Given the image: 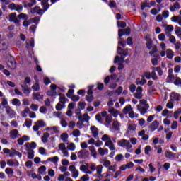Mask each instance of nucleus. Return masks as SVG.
<instances>
[{"mask_svg": "<svg viewBox=\"0 0 181 181\" xmlns=\"http://www.w3.org/2000/svg\"><path fill=\"white\" fill-rule=\"evenodd\" d=\"M30 137H29V136L23 135L21 138H19L17 140V142L18 145H23L25 142H26L27 141H30Z\"/></svg>", "mask_w": 181, "mask_h": 181, "instance_id": "nucleus-14", "label": "nucleus"}, {"mask_svg": "<svg viewBox=\"0 0 181 181\" xmlns=\"http://www.w3.org/2000/svg\"><path fill=\"white\" fill-rule=\"evenodd\" d=\"M112 129L115 131H119L121 129V124L118 121H114L112 123Z\"/></svg>", "mask_w": 181, "mask_h": 181, "instance_id": "nucleus-29", "label": "nucleus"}, {"mask_svg": "<svg viewBox=\"0 0 181 181\" xmlns=\"http://www.w3.org/2000/svg\"><path fill=\"white\" fill-rule=\"evenodd\" d=\"M5 173L11 177L13 175V169L12 168H7L5 170Z\"/></svg>", "mask_w": 181, "mask_h": 181, "instance_id": "nucleus-40", "label": "nucleus"}, {"mask_svg": "<svg viewBox=\"0 0 181 181\" xmlns=\"http://www.w3.org/2000/svg\"><path fill=\"white\" fill-rule=\"evenodd\" d=\"M9 22H13L16 25H19L21 23V20L18 19L16 16V13H11L8 16Z\"/></svg>", "mask_w": 181, "mask_h": 181, "instance_id": "nucleus-7", "label": "nucleus"}, {"mask_svg": "<svg viewBox=\"0 0 181 181\" xmlns=\"http://www.w3.org/2000/svg\"><path fill=\"white\" fill-rule=\"evenodd\" d=\"M90 170L92 172H95L96 170V173L95 174V177H97L98 179L101 180L102 177H103V165H99L97 167H95V165L91 164L90 167Z\"/></svg>", "mask_w": 181, "mask_h": 181, "instance_id": "nucleus-2", "label": "nucleus"}, {"mask_svg": "<svg viewBox=\"0 0 181 181\" xmlns=\"http://www.w3.org/2000/svg\"><path fill=\"white\" fill-rule=\"evenodd\" d=\"M124 158V155L122 154H117L116 157L115 158L116 162H121L122 160V158Z\"/></svg>", "mask_w": 181, "mask_h": 181, "instance_id": "nucleus-59", "label": "nucleus"}, {"mask_svg": "<svg viewBox=\"0 0 181 181\" xmlns=\"http://www.w3.org/2000/svg\"><path fill=\"white\" fill-rule=\"evenodd\" d=\"M50 129H52V131H54V134H57L59 132V127H57L56 126L47 128V131H50Z\"/></svg>", "mask_w": 181, "mask_h": 181, "instance_id": "nucleus-57", "label": "nucleus"}, {"mask_svg": "<svg viewBox=\"0 0 181 181\" xmlns=\"http://www.w3.org/2000/svg\"><path fill=\"white\" fill-rule=\"evenodd\" d=\"M117 26L118 28L124 29V28H127V23H125V21H117Z\"/></svg>", "mask_w": 181, "mask_h": 181, "instance_id": "nucleus-48", "label": "nucleus"}, {"mask_svg": "<svg viewBox=\"0 0 181 181\" xmlns=\"http://www.w3.org/2000/svg\"><path fill=\"white\" fill-rule=\"evenodd\" d=\"M109 6L110 8H117V2L115 1H109Z\"/></svg>", "mask_w": 181, "mask_h": 181, "instance_id": "nucleus-60", "label": "nucleus"}, {"mask_svg": "<svg viewBox=\"0 0 181 181\" xmlns=\"http://www.w3.org/2000/svg\"><path fill=\"white\" fill-rule=\"evenodd\" d=\"M135 98H137V100H141L142 98V97H144V95H142V93L141 92H136L134 94Z\"/></svg>", "mask_w": 181, "mask_h": 181, "instance_id": "nucleus-56", "label": "nucleus"}, {"mask_svg": "<svg viewBox=\"0 0 181 181\" xmlns=\"http://www.w3.org/2000/svg\"><path fill=\"white\" fill-rule=\"evenodd\" d=\"M30 12L33 15L37 13V15H40V16H42L45 11V10L40 8V6H35L34 8L30 9Z\"/></svg>", "mask_w": 181, "mask_h": 181, "instance_id": "nucleus-6", "label": "nucleus"}, {"mask_svg": "<svg viewBox=\"0 0 181 181\" xmlns=\"http://www.w3.org/2000/svg\"><path fill=\"white\" fill-rule=\"evenodd\" d=\"M31 3H26V1L23 2L24 8H32V6L36 5V0H30Z\"/></svg>", "mask_w": 181, "mask_h": 181, "instance_id": "nucleus-30", "label": "nucleus"}, {"mask_svg": "<svg viewBox=\"0 0 181 181\" xmlns=\"http://www.w3.org/2000/svg\"><path fill=\"white\" fill-rule=\"evenodd\" d=\"M146 46L147 47V49L148 50H153V47L154 46H156V45H153V42H152V40L151 41H148L146 43Z\"/></svg>", "mask_w": 181, "mask_h": 181, "instance_id": "nucleus-41", "label": "nucleus"}, {"mask_svg": "<svg viewBox=\"0 0 181 181\" xmlns=\"http://www.w3.org/2000/svg\"><path fill=\"white\" fill-rule=\"evenodd\" d=\"M33 100L37 101H42L43 100V95L40 94V92L33 93Z\"/></svg>", "mask_w": 181, "mask_h": 181, "instance_id": "nucleus-21", "label": "nucleus"}, {"mask_svg": "<svg viewBox=\"0 0 181 181\" xmlns=\"http://www.w3.org/2000/svg\"><path fill=\"white\" fill-rule=\"evenodd\" d=\"M132 110L131 105H127L122 110L123 114H128Z\"/></svg>", "mask_w": 181, "mask_h": 181, "instance_id": "nucleus-43", "label": "nucleus"}, {"mask_svg": "<svg viewBox=\"0 0 181 181\" xmlns=\"http://www.w3.org/2000/svg\"><path fill=\"white\" fill-rule=\"evenodd\" d=\"M95 119H96V121L100 122V124H103V122H104V120L103 119V117H101V115H100V114H97L95 115Z\"/></svg>", "mask_w": 181, "mask_h": 181, "instance_id": "nucleus-55", "label": "nucleus"}, {"mask_svg": "<svg viewBox=\"0 0 181 181\" xmlns=\"http://www.w3.org/2000/svg\"><path fill=\"white\" fill-rule=\"evenodd\" d=\"M72 135L73 136H74L75 138H78V136H80L81 135V133L80 132V130L78 129H74L72 132Z\"/></svg>", "mask_w": 181, "mask_h": 181, "instance_id": "nucleus-45", "label": "nucleus"}, {"mask_svg": "<svg viewBox=\"0 0 181 181\" xmlns=\"http://www.w3.org/2000/svg\"><path fill=\"white\" fill-rule=\"evenodd\" d=\"M170 100L171 101H180V95L173 92L170 95Z\"/></svg>", "mask_w": 181, "mask_h": 181, "instance_id": "nucleus-22", "label": "nucleus"}, {"mask_svg": "<svg viewBox=\"0 0 181 181\" xmlns=\"http://www.w3.org/2000/svg\"><path fill=\"white\" fill-rule=\"evenodd\" d=\"M180 9V4L179 2H175L173 6H170V12H175Z\"/></svg>", "mask_w": 181, "mask_h": 181, "instance_id": "nucleus-20", "label": "nucleus"}, {"mask_svg": "<svg viewBox=\"0 0 181 181\" xmlns=\"http://www.w3.org/2000/svg\"><path fill=\"white\" fill-rule=\"evenodd\" d=\"M157 52H158V47L154 46L153 49L149 52V54L150 56H153L154 59L159 60V59H160V56Z\"/></svg>", "mask_w": 181, "mask_h": 181, "instance_id": "nucleus-10", "label": "nucleus"}, {"mask_svg": "<svg viewBox=\"0 0 181 181\" xmlns=\"http://www.w3.org/2000/svg\"><path fill=\"white\" fill-rule=\"evenodd\" d=\"M101 163L103 164V166H105V168H109L110 166H111V161L108 160H103Z\"/></svg>", "mask_w": 181, "mask_h": 181, "instance_id": "nucleus-47", "label": "nucleus"}, {"mask_svg": "<svg viewBox=\"0 0 181 181\" xmlns=\"http://www.w3.org/2000/svg\"><path fill=\"white\" fill-rule=\"evenodd\" d=\"M6 114L10 117V118H15V115H16V112H15L10 106H7L6 107Z\"/></svg>", "mask_w": 181, "mask_h": 181, "instance_id": "nucleus-13", "label": "nucleus"}, {"mask_svg": "<svg viewBox=\"0 0 181 181\" xmlns=\"http://www.w3.org/2000/svg\"><path fill=\"white\" fill-rule=\"evenodd\" d=\"M47 160H49L50 162H53V163H56L59 162V157L57 156H54L52 158H49Z\"/></svg>", "mask_w": 181, "mask_h": 181, "instance_id": "nucleus-58", "label": "nucleus"}, {"mask_svg": "<svg viewBox=\"0 0 181 181\" xmlns=\"http://www.w3.org/2000/svg\"><path fill=\"white\" fill-rule=\"evenodd\" d=\"M145 77L142 76V79L141 80V78H137L136 79V86H144L145 84H146V79H144Z\"/></svg>", "mask_w": 181, "mask_h": 181, "instance_id": "nucleus-26", "label": "nucleus"}, {"mask_svg": "<svg viewBox=\"0 0 181 181\" xmlns=\"http://www.w3.org/2000/svg\"><path fill=\"white\" fill-rule=\"evenodd\" d=\"M169 37V41L170 42V43H173L174 45V43H176V37H175V36L169 34L168 35H167Z\"/></svg>", "mask_w": 181, "mask_h": 181, "instance_id": "nucleus-53", "label": "nucleus"}, {"mask_svg": "<svg viewBox=\"0 0 181 181\" xmlns=\"http://www.w3.org/2000/svg\"><path fill=\"white\" fill-rule=\"evenodd\" d=\"M89 151H90V153L93 158H97V151H95V148L93 146H89Z\"/></svg>", "mask_w": 181, "mask_h": 181, "instance_id": "nucleus-39", "label": "nucleus"}, {"mask_svg": "<svg viewBox=\"0 0 181 181\" xmlns=\"http://www.w3.org/2000/svg\"><path fill=\"white\" fill-rule=\"evenodd\" d=\"M7 66L8 67H9V69H11L12 70L16 69V62L15 61V58L10 57V59L7 62Z\"/></svg>", "mask_w": 181, "mask_h": 181, "instance_id": "nucleus-11", "label": "nucleus"}, {"mask_svg": "<svg viewBox=\"0 0 181 181\" xmlns=\"http://www.w3.org/2000/svg\"><path fill=\"white\" fill-rule=\"evenodd\" d=\"M78 157L82 159H86L88 158V151L86 149H82L78 153Z\"/></svg>", "mask_w": 181, "mask_h": 181, "instance_id": "nucleus-12", "label": "nucleus"}, {"mask_svg": "<svg viewBox=\"0 0 181 181\" xmlns=\"http://www.w3.org/2000/svg\"><path fill=\"white\" fill-rule=\"evenodd\" d=\"M32 88L33 91H39L40 90L39 82L36 81V83L32 86Z\"/></svg>", "mask_w": 181, "mask_h": 181, "instance_id": "nucleus-46", "label": "nucleus"}, {"mask_svg": "<svg viewBox=\"0 0 181 181\" xmlns=\"http://www.w3.org/2000/svg\"><path fill=\"white\" fill-rule=\"evenodd\" d=\"M41 6H42L44 12H46L47 9L50 8V4H49V0H42L41 1Z\"/></svg>", "mask_w": 181, "mask_h": 181, "instance_id": "nucleus-17", "label": "nucleus"}, {"mask_svg": "<svg viewBox=\"0 0 181 181\" xmlns=\"http://www.w3.org/2000/svg\"><path fill=\"white\" fill-rule=\"evenodd\" d=\"M15 155H18V151H16L15 148H11L9 153L10 158H13Z\"/></svg>", "mask_w": 181, "mask_h": 181, "instance_id": "nucleus-49", "label": "nucleus"}, {"mask_svg": "<svg viewBox=\"0 0 181 181\" xmlns=\"http://www.w3.org/2000/svg\"><path fill=\"white\" fill-rule=\"evenodd\" d=\"M25 146L27 149H36L37 144L36 142L33 141L31 143H26Z\"/></svg>", "mask_w": 181, "mask_h": 181, "instance_id": "nucleus-32", "label": "nucleus"}, {"mask_svg": "<svg viewBox=\"0 0 181 181\" xmlns=\"http://www.w3.org/2000/svg\"><path fill=\"white\" fill-rule=\"evenodd\" d=\"M166 56H167L168 59H169L170 60H172V59H173V56H174L173 51H172L171 49H167L166 50Z\"/></svg>", "mask_w": 181, "mask_h": 181, "instance_id": "nucleus-38", "label": "nucleus"}, {"mask_svg": "<svg viewBox=\"0 0 181 181\" xmlns=\"http://www.w3.org/2000/svg\"><path fill=\"white\" fill-rule=\"evenodd\" d=\"M22 90L23 92V94H27V95H29L30 94V89L29 88V86L28 85H21Z\"/></svg>", "mask_w": 181, "mask_h": 181, "instance_id": "nucleus-25", "label": "nucleus"}, {"mask_svg": "<svg viewBox=\"0 0 181 181\" xmlns=\"http://www.w3.org/2000/svg\"><path fill=\"white\" fill-rule=\"evenodd\" d=\"M59 103L64 105L66 104V101H69V99L66 98V95L63 93H59Z\"/></svg>", "mask_w": 181, "mask_h": 181, "instance_id": "nucleus-23", "label": "nucleus"}, {"mask_svg": "<svg viewBox=\"0 0 181 181\" xmlns=\"http://www.w3.org/2000/svg\"><path fill=\"white\" fill-rule=\"evenodd\" d=\"M7 165L8 166H19V162L16 160H8Z\"/></svg>", "mask_w": 181, "mask_h": 181, "instance_id": "nucleus-34", "label": "nucleus"}, {"mask_svg": "<svg viewBox=\"0 0 181 181\" xmlns=\"http://www.w3.org/2000/svg\"><path fill=\"white\" fill-rule=\"evenodd\" d=\"M17 18H18V19H25L26 21H28V19H29V17H28V15H26L23 13H20Z\"/></svg>", "mask_w": 181, "mask_h": 181, "instance_id": "nucleus-51", "label": "nucleus"}, {"mask_svg": "<svg viewBox=\"0 0 181 181\" xmlns=\"http://www.w3.org/2000/svg\"><path fill=\"white\" fill-rule=\"evenodd\" d=\"M117 144L122 148H126L127 152H132L131 151V148H132V144H131V142H129V141L125 139H122L120 141H118Z\"/></svg>", "mask_w": 181, "mask_h": 181, "instance_id": "nucleus-3", "label": "nucleus"}, {"mask_svg": "<svg viewBox=\"0 0 181 181\" xmlns=\"http://www.w3.org/2000/svg\"><path fill=\"white\" fill-rule=\"evenodd\" d=\"M165 158L170 159V160H173L176 158V153H174L172 151H165Z\"/></svg>", "mask_w": 181, "mask_h": 181, "instance_id": "nucleus-19", "label": "nucleus"}, {"mask_svg": "<svg viewBox=\"0 0 181 181\" xmlns=\"http://www.w3.org/2000/svg\"><path fill=\"white\" fill-rule=\"evenodd\" d=\"M125 61V56L122 55L120 57L119 56H116L115 57L114 63H124Z\"/></svg>", "mask_w": 181, "mask_h": 181, "instance_id": "nucleus-31", "label": "nucleus"}, {"mask_svg": "<svg viewBox=\"0 0 181 181\" xmlns=\"http://www.w3.org/2000/svg\"><path fill=\"white\" fill-rule=\"evenodd\" d=\"M67 148L69 151H74V149H76V144H74V143H70Z\"/></svg>", "mask_w": 181, "mask_h": 181, "instance_id": "nucleus-63", "label": "nucleus"}, {"mask_svg": "<svg viewBox=\"0 0 181 181\" xmlns=\"http://www.w3.org/2000/svg\"><path fill=\"white\" fill-rule=\"evenodd\" d=\"M60 138L63 142H65V144H69V134L67 133H62Z\"/></svg>", "mask_w": 181, "mask_h": 181, "instance_id": "nucleus-36", "label": "nucleus"}, {"mask_svg": "<svg viewBox=\"0 0 181 181\" xmlns=\"http://www.w3.org/2000/svg\"><path fill=\"white\" fill-rule=\"evenodd\" d=\"M12 105H16L17 107H21V100H19V99L18 98H14L12 100Z\"/></svg>", "mask_w": 181, "mask_h": 181, "instance_id": "nucleus-44", "label": "nucleus"}, {"mask_svg": "<svg viewBox=\"0 0 181 181\" xmlns=\"http://www.w3.org/2000/svg\"><path fill=\"white\" fill-rule=\"evenodd\" d=\"M139 103L140 104L137 105V110L141 115H145L149 110V104H148V101L145 99L140 100Z\"/></svg>", "mask_w": 181, "mask_h": 181, "instance_id": "nucleus-1", "label": "nucleus"}, {"mask_svg": "<svg viewBox=\"0 0 181 181\" xmlns=\"http://www.w3.org/2000/svg\"><path fill=\"white\" fill-rule=\"evenodd\" d=\"M90 131L93 138H97V136H98V129L95 126L90 127Z\"/></svg>", "mask_w": 181, "mask_h": 181, "instance_id": "nucleus-27", "label": "nucleus"}, {"mask_svg": "<svg viewBox=\"0 0 181 181\" xmlns=\"http://www.w3.org/2000/svg\"><path fill=\"white\" fill-rule=\"evenodd\" d=\"M128 129H129V131H136V125H135V124H129Z\"/></svg>", "mask_w": 181, "mask_h": 181, "instance_id": "nucleus-62", "label": "nucleus"}, {"mask_svg": "<svg viewBox=\"0 0 181 181\" xmlns=\"http://www.w3.org/2000/svg\"><path fill=\"white\" fill-rule=\"evenodd\" d=\"M78 119L81 122H88L90 121V116L87 113H85L83 115H79Z\"/></svg>", "mask_w": 181, "mask_h": 181, "instance_id": "nucleus-16", "label": "nucleus"}, {"mask_svg": "<svg viewBox=\"0 0 181 181\" xmlns=\"http://www.w3.org/2000/svg\"><path fill=\"white\" fill-rule=\"evenodd\" d=\"M57 111H62L63 108H64V105L62 103H58L55 107Z\"/></svg>", "mask_w": 181, "mask_h": 181, "instance_id": "nucleus-52", "label": "nucleus"}, {"mask_svg": "<svg viewBox=\"0 0 181 181\" xmlns=\"http://www.w3.org/2000/svg\"><path fill=\"white\" fill-rule=\"evenodd\" d=\"M131 34V28L127 27L125 30L119 29L118 35H119V39H121L124 35H127L129 36V35Z\"/></svg>", "mask_w": 181, "mask_h": 181, "instance_id": "nucleus-8", "label": "nucleus"}, {"mask_svg": "<svg viewBox=\"0 0 181 181\" xmlns=\"http://www.w3.org/2000/svg\"><path fill=\"white\" fill-rule=\"evenodd\" d=\"M108 112H110V114H111L112 115H113V117L115 118H117V117H118V115L119 114V112H118V110L114 107H110L108 110Z\"/></svg>", "mask_w": 181, "mask_h": 181, "instance_id": "nucleus-24", "label": "nucleus"}, {"mask_svg": "<svg viewBox=\"0 0 181 181\" xmlns=\"http://www.w3.org/2000/svg\"><path fill=\"white\" fill-rule=\"evenodd\" d=\"M9 9H11V11H17L18 13H21L22 11H23V6L21 4L16 5L15 3H11L8 6Z\"/></svg>", "mask_w": 181, "mask_h": 181, "instance_id": "nucleus-5", "label": "nucleus"}, {"mask_svg": "<svg viewBox=\"0 0 181 181\" xmlns=\"http://www.w3.org/2000/svg\"><path fill=\"white\" fill-rule=\"evenodd\" d=\"M106 124H111L112 122V116L111 115H107L105 117Z\"/></svg>", "mask_w": 181, "mask_h": 181, "instance_id": "nucleus-54", "label": "nucleus"}, {"mask_svg": "<svg viewBox=\"0 0 181 181\" xmlns=\"http://www.w3.org/2000/svg\"><path fill=\"white\" fill-rule=\"evenodd\" d=\"M158 127H159V122L158 120H154L148 127V128L151 129V132H153V131H156L158 129Z\"/></svg>", "mask_w": 181, "mask_h": 181, "instance_id": "nucleus-15", "label": "nucleus"}, {"mask_svg": "<svg viewBox=\"0 0 181 181\" xmlns=\"http://www.w3.org/2000/svg\"><path fill=\"white\" fill-rule=\"evenodd\" d=\"M46 127V122L43 120H38L35 122V124L33 127V131H39L40 128H45Z\"/></svg>", "mask_w": 181, "mask_h": 181, "instance_id": "nucleus-4", "label": "nucleus"}, {"mask_svg": "<svg viewBox=\"0 0 181 181\" xmlns=\"http://www.w3.org/2000/svg\"><path fill=\"white\" fill-rule=\"evenodd\" d=\"M145 8H151L149 0H146L141 4V11H144Z\"/></svg>", "mask_w": 181, "mask_h": 181, "instance_id": "nucleus-37", "label": "nucleus"}, {"mask_svg": "<svg viewBox=\"0 0 181 181\" xmlns=\"http://www.w3.org/2000/svg\"><path fill=\"white\" fill-rule=\"evenodd\" d=\"M49 136H50V134L48 132L44 133L43 136L41 137L42 142H43V144H47V142H49Z\"/></svg>", "mask_w": 181, "mask_h": 181, "instance_id": "nucleus-28", "label": "nucleus"}, {"mask_svg": "<svg viewBox=\"0 0 181 181\" xmlns=\"http://www.w3.org/2000/svg\"><path fill=\"white\" fill-rule=\"evenodd\" d=\"M38 172L40 175H46V166L42 165L38 168Z\"/></svg>", "mask_w": 181, "mask_h": 181, "instance_id": "nucleus-42", "label": "nucleus"}, {"mask_svg": "<svg viewBox=\"0 0 181 181\" xmlns=\"http://www.w3.org/2000/svg\"><path fill=\"white\" fill-rule=\"evenodd\" d=\"M69 170L72 173V177H74V179H77V177H78L79 173L78 170L76 169V166L70 165L69 167Z\"/></svg>", "mask_w": 181, "mask_h": 181, "instance_id": "nucleus-9", "label": "nucleus"}, {"mask_svg": "<svg viewBox=\"0 0 181 181\" xmlns=\"http://www.w3.org/2000/svg\"><path fill=\"white\" fill-rule=\"evenodd\" d=\"M93 88H94V85L88 86V95H93Z\"/></svg>", "mask_w": 181, "mask_h": 181, "instance_id": "nucleus-64", "label": "nucleus"}, {"mask_svg": "<svg viewBox=\"0 0 181 181\" xmlns=\"http://www.w3.org/2000/svg\"><path fill=\"white\" fill-rule=\"evenodd\" d=\"M173 25H168L166 26V28H165V33L167 35V36L168 35H170V33H172V32H173Z\"/></svg>", "mask_w": 181, "mask_h": 181, "instance_id": "nucleus-33", "label": "nucleus"}, {"mask_svg": "<svg viewBox=\"0 0 181 181\" xmlns=\"http://www.w3.org/2000/svg\"><path fill=\"white\" fill-rule=\"evenodd\" d=\"M173 80H175V75H168V76L167 77V83H170L171 81H173Z\"/></svg>", "mask_w": 181, "mask_h": 181, "instance_id": "nucleus-61", "label": "nucleus"}, {"mask_svg": "<svg viewBox=\"0 0 181 181\" xmlns=\"http://www.w3.org/2000/svg\"><path fill=\"white\" fill-rule=\"evenodd\" d=\"M175 35L181 38V28L177 25L175 26Z\"/></svg>", "mask_w": 181, "mask_h": 181, "instance_id": "nucleus-50", "label": "nucleus"}, {"mask_svg": "<svg viewBox=\"0 0 181 181\" xmlns=\"http://www.w3.org/2000/svg\"><path fill=\"white\" fill-rule=\"evenodd\" d=\"M10 138L11 139H16L19 138V132L17 129H13L10 132Z\"/></svg>", "mask_w": 181, "mask_h": 181, "instance_id": "nucleus-18", "label": "nucleus"}, {"mask_svg": "<svg viewBox=\"0 0 181 181\" xmlns=\"http://www.w3.org/2000/svg\"><path fill=\"white\" fill-rule=\"evenodd\" d=\"M27 152H28V156L27 158L28 159H33L35 158V151L30 148H27Z\"/></svg>", "mask_w": 181, "mask_h": 181, "instance_id": "nucleus-35", "label": "nucleus"}]
</instances>
